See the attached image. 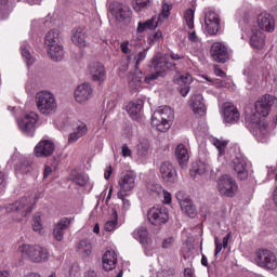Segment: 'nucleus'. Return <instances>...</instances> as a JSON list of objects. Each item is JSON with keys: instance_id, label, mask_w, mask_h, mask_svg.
<instances>
[{"instance_id": "nucleus-36", "label": "nucleus", "mask_w": 277, "mask_h": 277, "mask_svg": "<svg viewBox=\"0 0 277 277\" xmlns=\"http://www.w3.org/2000/svg\"><path fill=\"white\" fill-rule=\"evenodd\" d=\"M92 242L89 239H82L79 241L77 247V252L81 254L84 259H88L92 254Z\"/></svg>"}, {"instance_id": "nucleus-8", "label": "nucleus", "mask_w": 277, "mask_h": 277, "mask_svg": "<svg viewBox=\"0 0 277 277\" xmlns=\"http://www.w3.org/2000/svg\"><path fill=\"white\" fill-rule=\"evenodd\" d=\"M255 263L263 269H276L277 258L274 251L267 249H259L255 252Z\"/></svg>"}, {"instance_id": "nucleus-51", "label": "nucleus", "mask_w": 277, "mask_h": 277, "mask_svg": "<svg viewBox=\"0 0 277 277\" xmlns=\"http://www.w3.org/2000/svg\"><path fill=\"white\" fill-rule=\"evenodd\" d=\"M163 250H172L174 248V237H169L162 241Z\"/></svg>"}, {"instance_id": "nucleus-17", "label": "nucleus", "mask_w": 277, "mask_h": 277, "mask_svg": "<svg viewBox=\"0 0 277 277\" xmlns=\"http://www.w3.org/2000/svg\"><path fill=\"white\" fill-rule=\"evenodd\" d=\"M240 114L239 110L230 102L223 104V120L227 124H237L239 122Z\"/></svg>"}, {"instance_id": "nucleus-56", "label": "nucleus", "mask_w": 277, "mask_h": 277, "mask_svg": "<svg viewBox=\"0 0 277 277\" xmlns=\"http://www.w3.org/2000/svg\"><path fill=\"white\" fill-rule=\"evenodd\" d=\"M105 120H107V113L102 111L101 115H100L98 126L100 127H105Z\"/></svg>"}, {"instance_id": "nucleus-30", "label": "nucleus", "mask_w": 277, "mask_h": 277, "mask_svg": "<svg viewBox=\"0 0 277 277\" xmlns=\"http://www.w3.org/2000/svg\"><path fill=\"white\" fill-rule=\"evenodd\" d=\"M88 134V124L84 122H79L74 129V132H71L68 136V144H75V142L81 140L83 135Z\"/></svg>"}, {"instance_id": "nucleus-42", "label": "nucleus", "mask_w": 277, "mask_h": 277, "mask_svg": "<svg viewBox=\"0 0 277 277\" xmlns=\"http://www.w3.org/2000/svg\"><path fill=\"white\" fill-rule=\"evenodd\" d=\"M32 230L38 233V235L42 233V219L40 213H36L32 217Z\"/></svg>"}, {"instance_id": "nucleus-6", "label": "nucleus", "mask_w": 277, "mask_h": 277, "mask_svg": "<svg viewBox=\"0 0 277 277\" xmlns=\"http://www.w3.org/2000/svg\"><path fill=\"white\" fill-rule=\"evenodd\" d=\"M38 111L42 116H53L57 111V100L50 91H40L35 96Z\"/></svg>"}, {"instance_id": "nucleus-63", "label": "nucleus", "mask_w": 277, "mask_h": 277, "mask_svg": "<svg viewBox=\"0 0 277 277\" xmlns=\"http://www.w3.org/2000/svg\"><path fill=\"white\" fill-rule=\"evenodd\" d=\"M184 277H196V275L194 274V269L185 268L184 269Z\"/></svg>"}, {"instance_id": "nucleus-54", "label": "nucleus", "mask_w": 277, "mask_h": 277, "mask_svg": "<svg viewBox=\"0 0 277 277\" xmlns=\"http://www.w3.org/2000/svg\"><path fill=\"white\" fill-rule=\"evenodd\" d=\"M164 205H170L172 202V195L169 192L162 190Z\"/></svg>"}, {"instance_id": "nucleus-32", "label": "nucleus", "mask_w": 277, "mask_h": 277, "mask_svg": "<svg viewBox=\"0 0 277 277\" xmlns=\"http://www.w3.org/2000/svg\"><path fill=\"white\" fill-rule=\"evenodd\" d=\"M89 71L93 81H103L105 79V67L101 63L89 65Z\"/></svg>"}, {"instance_id": "nucleus-2", "label": "nucleus", "mask_w": 277, "mask_h": 277, "mask_svg": "<svg viewBox=\"0 0 277 277\" xmlns=\"http://www.w3.org/2000/svg\"><path fill=\"white\" fill-rule=\"evenodd\" d=\"M170 60L176 62L179 60H183V55L174 53L163 55L161 53H157L151 58V66L155 72L145 77V83H150L151 81L159 79V77H163V75H166V71L172 70V68H174V64L170 63Z\"/></svg>"}, {"instance_id": "nucleus-55", "label": "nucleus", "mask_w": 277, "mask_h": 277, "mask_svg": "<svg viewBox=\"0 0 277 277\" xmlns=\"http://www.w3.org/2000/svg\"><path fill=\"white\" fill-rule=\"evenodd\" d=\"M161 16L163 18H168V16H170V5L168 4L162 5Z\"/></svg>"}, {"instance_id": "nucleus-57", "label": "nucleus", "mask_w": 277, "mask_h": 277, "mask_svg": "<svg viewBox=\"0 0 277 277\" xmlns=\"http://www.w3.org/2000/svg\"><path fill=\"white\" fill-rule=\"evenodd\" d=\"M113 172L114 168H111V166L107 167L104 173V179H106V181H109V179H111Z\"/></svg>"}, {"instance_id": "nucleus-7", "label": "nucleus", "mask_w": 277, "mask_h": 277, "mask_svg": "<svg viewBox=\"0 0 277 277\" xmlns=\"http://www.w3.org/2000/svg\"><path fill=\"white\" fill-rule=\"evenodd\" d=\"M45 45L48 47V55L52 62H62L64 60V47L60 43V32L50 30L45 36Z\"/></svg>"}, {"instance_id": "nucleus-47", "label": "nucleus", "mask_w": 277, "mask_h": 277, "mask_svg": "<svg viewBox=\"0 0 277 277\" xmlns=\"http://www.w3.org/2000/svg\"><path fill=\"white\" fill-rule=\"evenodd\" d=\"M117 198L121 200L123 211H129V209H131V201L124 198V194L122 192L117 193Z\"/></svg>"}, {"instance_id": "nucleus-11", "label": "nucleus", "mask_w": 277, "mask_h": 277, "mask_svg": "<svg viewBox=\"0 0 277 277\" xmlns=\"http://www.w3.org/2000/svg\"><path fill=\"white\" fill-rule=\"evenodd\" d=\"M274 105H277L276 96L269 94L264 95L255 102V116L259 118H267V116H269V111H272V106Z\"/></svg>"}, {"instance_id": "nucleus-37", "label": "nucleus", "mask_w": 277, "mask_h": 277, "mask_svg": "<svg viewBox=\"0 0 277 277\" xmlns=\"http://www.w3.org/2000/svg\"><path fill=\"white\" fill-rule=\"evenodd\" d=\"M22 57L25 60L27 66H31L36 62V57L31 54V47L27 41H24L21 45Z\"/></svg>"}, {"instance_id": "nucleus-10", "label": "nucleus", "mask_w": 277, "mask_h": 277, "mask_svg": "<svg viewBox=\"0 0 277 277\" xmlns=\"http://www.w3.org/2000/svg\"><path fill=\"white\" fill-rule=\"evenodd\" d=\"M35 202L34 197H23L15 203L6 206L5 209L8 213L17 211L21 214L18 220H23V217H26L28 213H31Z\"/></svg>"}, {"instance_id": "nucleus-21", "label": "nucleus", "mask_w": 277, "mask_h": 277, "mask_svg": "<svg viewBox=\"0 0 277 277\" xmlns=\"http://www.w3.org/2000/svg\"><path fill=\"white\" fill-rule=\"evenodd\" d=\"M55 150V144L53 141H40L34 149L36 157H51Z\"/></svg>"}, {"instance_id": "nucleus-41", "label": "nucleus", "mask_w": 277, "mask_h": 277, "mask_svg": "<svg viewBox=\"0 0 277 277\" xmlns=\"http://www.w3.org/2000/svg\"><path fill=\"white\" fill-rule=\"evenodd\" d=\"M15 170L17 174H29V172L34 170V167H31V162L29 160L24 159L18 163Z\"/></svg>"}, {"instance_id": "nucleus-33", "label": "nucleus", "mask_w": 277, "mask_h": 277, "mask_svg": "<svg viewBox=\"0 0 277 277\" xmlns=\"http://www.w3.org/2000/svg\"><path fill=\"white\" fill-rule=\"evenodd\" d=\"M159 23L157 22V17H151L145 22H138L136 34H144V31H153V29H157Z\"/></svg>"}, {"instance_id": "nucleus-61", "label": "nucleus", "mask_w": 277, "mask_h": 277, "mask_svg": "<svg viewBox=\"0 0 277 277\" xmlns=\"http://www.w3.org/2000/svg\"><path fill=\"white\" fill-rule=\"evenodd\" d=\"M53 172V169H51V167L45 166L44 168V172H43V179H48L49 176H51Z\"/></svg>"}, {"instance_id": "nucleus-1", "label": "nucleus", "mask_w": 277, "mask_h": 277, "mask_svg": "<svg viewBox=\"0 0 277 277\" xmlns=\"http://www.w3.org/2000/svg\"><path fill=\"white\" fill-rule=\"evenodd\" d=\"M212 144L217 149L219 157H224L226 161H232L233 169L237 173L238 179H240V181H246V179H248V163L246 162V158L237 153V147H229L226 149L228 141L219 138H213Z\"/></svg>"}, {"instance_id": "nucleus-64", "label": "nucleus", "mask_w": 277, "mask_h": 277, "mask_svg": "<svg viewBox=\"0 0 277 277\" xmlns=\"http://www.w3.org/2000/svg\"><path fill=\"white\" fill-rule=\"evenodd\" d=\"M84 277H98V276L96 275V272H95V271L90 269V271H88V272L84 274Z\"/></svg>"}, {"instance_id": "nucleus-39", "label": "nucleus", "mask_w": 277, "mask_h": 277, "mask_svg": "<svg viewBox=\"0 0 277 277\" xmlns=\"http://www.w3.org/2000/svg\"><path fill=\"white\" fill-rule=\"evenodd\" d=\"M198 174L199 176L207 174V164L202 161L195 162L193 164V169L190 170V176H193V179H196Z\"/></svg>"}, {"instance_id": "nucleus-50", "label": "nucleus", "mask_w": 277, "mask_h": 277, "mask_svg": "<svg viewBox=\"0 0 277 277\" xmlns=\"http://www.w3.org/2000/svg\"><path fill=\"white\" fill-rule=\"evenodd\" d=\"M81 274V267H79V264H72L69 267V276L70 277H79Z\"/></svg>"}, {"instance_id": "nucleus-31", "label": "nucleus", "mask_w": 277, "mask_h": 277, "mask_svg": "<svg viewBox=\"0 0 277 277\" xmlns=\"http://www.w3.org/2000/svg\"><path fill=\"white\" fill-rule=\"evenodd\" d=\"M103 268L105 272H111V269L116 268V263H118V256L115 251H106L103 260Z\"/></svg>"}, {"instance_id": "nucleus-9", "label": "nucleus", "mask_w": 277, "mask_h": 277, "mask_svg": "<svg viewBox=\"0 0 277 277\" xmlns=\"http://www.w3.org/2000/svg\"><path fill=\"white\" fill-rule=\"evenodd\" d=\"M237 189H239V186L237 185V181H235L233 176L225 174L219 179L217 192L221 196H225L226 198H233L235 197V194H237Z\"/></svg>"}, {"instance_id": "nucleus-5", "label": "nucleus", "mask_w": 277, "mask_h": 277, "mask_svg": "<svg viewBox=\"0 0 277 277\" xmlns=\"http://www.w3.org/2000/svg\"><path fill=\"white\" fill-rule=\"evenodd\" d=\"M17 252L21 254L22 259H27L32 263H47V261L51 259V251L38 245L23 243L18 247Z\"/></svg>"}, {"instance_id": "nucleus-34", "label": "nucleus", "mask_w": 277, "mask_h": 277, "mask_svg": "<svg viewBox=\"0 0 277 277\" xmlns=\"http://www.w3.org/2000/svg\"><path fill=\"white\" fill-rule=\"evenodd\" d=\"M175 156L180 166H182V168H185V164L189 161V151L184 144L177 145V147L175 148Z\"/></svg>"}, {"instance_id": "nucleus-53", "label": "nucleus", "mask_w": 277, "mask_h": 277, "mask_svg": "<svg viewBox=\"0 0 277 277\" xmlns=\"http://www.w3.org/2000/svg\"><path fill=\"white\" fill-rule=\"evenodd\" d=\"M121 155L122 157H131V148L127 144L121 146Z\"/></svg>"}, {"instance_id": "nucleus-25", "label": "nucleus", "mask_w": 277, "mask_h": 277, "mask_svg": "<svg viewBox=\"0 0 277 277\" xmlns=\"http://www.w3.org/2000/svg\"><path fill=\"white\" fill-rule=\"evenodd\" d=\"M113 13L115 15V18L120 23H122V21L131 18V15L133 14L129 5L118 2L114 4Z\"/></svg>"}, {"instance_id": "nucleus-15", "label": "nucleus", "mask_w": 277, "mask_h": 277, "mask_svg": "<svg viewBox=\"0 0 277 277\" xmlns=\"http://www.w3.org/2000/svg\"><path fill=\"white\" fill-rule=\"evenodd\" d=\"M205 29L209 36H215L220 31V15L214 11L206 13Z\"/></svg>"}, {"instance_id": "nucleus-3", "label": "nucleus", "mask_w": 277, "mask_h": 277, "mask_svg": "<svg viewBox=\"0 0 277 277\" xmlns=\"http://www.w3.org/2000/svg\"><path fill=\"white\" fill-rule=\"evenodd\" d=\"M246 123L258 142L261 144L269 142L272 132L265 119L258 117L256 114H249L246 116Z\"/></svg>"}, {"instance_id": "nucleus-44", "label": "nucleus", "mask_w": 277, "mask_h": 277, "mask_svg": "<svg viewBox=\"0 0 277 277\" xmlns=\"http://www.w3.org/2000/svg\"><path fill=\"white\" fill-rule=\"evenodd\" d=\"M148 148H150V145L147 143V141L141 142L136 146L138 157H146V155H148Z\"/></svg>"}, {"instance_id": "nucleus-38", "label": "nucleus", "mask_w": 277, "mask_h": 277, "mask_svg": "<svg viewBox=\"0 0 277 277\" xmlns=\"http://www.w3.org/2000/svg\"><path fill=\"white\" fill-rule=\"evenodd\" d=\"M116 228H118V211L113 208L111 219L104 224V230L111 233V230H116Z\"/></svg>"}, {"instance_id": "nucleus-29", "label": "nucleus", "mask_w": 277, "mask_h": 277, "mask_svg": "<svg viewBox=\"0 0 277 277\" xmlns=\"http://www.w3.org/2000/svg\"><path fill=\"white\" fill-rule=\"evenodd\" d=\"M174 166L170 161H164L160 166V176L164 183H172L174 181Z\"/></svg>"}, {"instance_id": "nucleus-13", "label": "nucleus", "mask_w": 277, "mask_h": 277, "mask_svg": "<svg viewBox=\"0 0 277 277\" xmlns=\"http://www.w3.org/2000/svg\"><path fill=\"white\" fill-rule=\"evenodd\" d=\"M137 174L133 171H124L118 180V187L121 194H129L135 189Z\"/></svg>"}, {"instance_id": "nucleus-20", "label": "nucleus", "mask_w": 277, "mask_h": 277, "mask_svg": "<svg viewBox=\"0 0 277 277\" xmlns=\"http://www.w3.org/2000/svg\"><path fill=\"white\" fill-rule=\"evenodd\" d=\"M72 217H63L61 219L53 228V236L56 241H64V235H66V230L72 223Z\"/></svg>"}, {"instance_id": "nucleus-35", "label": "nucleus", "mask_w": 277, "mask_h": 277, "mask_svg": "<svg viewBox=\"0 0 277 277\" xmlns=\"http://www.w3.org/2000/svg\"><path fill=\"white\" fill-rule=\"evenodd\" d=\"M142 85V71H136L135 74L130 75L129 77V90L134 94L140 90Z\"/></svg>"}, {"instance_id": "nucleus-46", "label": "nucleus", "mask_w": 277, "mask_h": 277, "mask_svg": "<svg viewBox=\"0 0 277 277\" xmlns=\"http://www.w3.org/2000/svg\"><path fill=\"white\" fill-rule=\"evenodd\" d=\"M162 38L163 34L160 30H158L155 34L148 36L147 42L148 44L153 45L156 44V42H159Z\"/></svg>"}, {"instance_id": "nucleus-49", "label": "nucleus", "mask_w": 277, "mask_h": 277, "mask_svg": "<svg viewBox=\"0 0 277 277\" xmlns=\"http://www.w3.org/2000/svg\"><path fill=\"white\" fill-rule=\"evenodd\" d=\"M146 55H148V49H144L142 52H140L136 56V63H135V67L137 68V66L140 64H142V62H144V60H146Z\"/></svg>"}, {"instance_id": "nucleus-26", "label": "nucleus", "mask_w": 277, "mask_h": 277, "mask_svg": "<svg viewBox=\"0 0 277 277\" xmlns=\"http://www.w3.org/2000/svg\"><path fill=\"white\" fill-rule=\"evenodd\" d=\"M88 38V35L85 32V29L81 27H76L71 30V41L77 47H87L88 41H85Z\"/></svg>"}, {"instance_id": "nucleus-16", "label": "nucleus", "mask_w": 277, "mask_h": 277, "mask_svg": "<svg viewBox=\"0 0 277 277\" xmlns=\"http://www.w3.org/2000/svg\"><path fill=\"white\" fill-rule=\"evenodd\" d=\"M93 94L94 91L92 90L90 83H82L77 87L74 96L76 103H79L80 105H85V103L90 101V98H92Z\"/></svg>"}, {"instance_id": "nucleus-60", "label": "nucleus", "mask_w": 277, "mask_h": 277, "mask_svg": "<svg viewBox=\"0 0 277 277\" xmlns=\"http://www.w3.org/2000/svg\"><path fill=\"white\" fill-rule=\"evenodd\" d=\"M174 274L172 273V271H161L158 274V277H173Z\"/></svg>"}, {"instance_id": "nucleus-59", "label": "nucleus", "mask_w": 277, "mask_h": 277, "mask_svg": "<svg viewBox=\"0 0 277 277\" xmlns=\"http://www.w3.org/2000/svg\"><path fill=\"white\" fill-rule=\"evenodd\" d=\"M215 256H217V254H220L222 252V243L220 242V240L217 239V237H215Z\"/></svg>"}, {"instance_id": "nucleus-27", "label": "nucleus", "mask_w": 277, "mask_h": 277, "mask_svg": "<svg viewBox=\"0 0 277 277\" xmlns=\"http://www.w3.org/2000/svg\"><path fill=\"white\" fill-rule=\"evenodd\" d=\"M144 107V101L142 100H136L134 102H130L126 109L130 116V118H132L133 120H137V118H140V116H142V109Z\"/></svg>"}, {"instance_id": "nucleus-62", "label": "nucleus", "mask_w": 277, "mask_h": 277, "mask_svg": "<svg viewBox=\"0 0 277 277\" xmlns=\"http://www.w3.org/2000/svg\"><path fill=\"white\" fill-rule=\"evenodd\" d=\"M214 74L216 75V77H225L226 74L217 66H214Z\"/></svg>"}, {"instance_id": "nucleus-19", "label": "nucleus", "mask_w": 277, "mask_h": 277, "mask_svg": "<svg viewBox=\"0 0 277 277\" xmlns=\"http://www.w3.org/2000/svg\"><path fill=\"white\" fill-rule=\"evenodd\" d=\"M175 85H180V92L182 96L189 94V85L192 84L193 78L190 74L183 72L176 74L173 79Z\"/></svg>"}, {"instance_id": "nucleus-24", "label": "nucleus", "mask_w": 277, "mask_h": 277, "mask_svg": "<svg viewBox=\"0 0 277 277\" xmlns=\"http://www.w3.org/2000/svg\"><path fill=\"white\" fill-rule=\"evenodd\" d=\"M189 105L198 116H205L207 114V106L205 105V98L202 94H195L190 97Z\"/></svg>"}, {"instance_id": "nucleus-4", "label": "nucleus", "mask_w": 277, "mask_h": 277, "mask_svg": "<svg viewBox=\"0 0 277 277\" xmlns=\"http://www.w3.org/2000/svg\"><path fill=\"white\" fill-rule=\"evenodd\" d=\"M174 122V110L170 106H159L151 116V127L166 133L172 128Z\"/></svg>"}, {"instance_id": "nucleus-43", "label": "nucleus", "mask_w": 277, "mask_h": 277, "mask_svg": "<svg viewBox=\"0 0 277 277\" xmlns=\"http://www.w3.org/2000/svg\"><path fill=\"white\" fill-rule=\"evenodd\" d=\"M184 21L188 29H194V10L187 9L184 13Z\"/></svg>"}, {"instance_id": "nucleus-40", "label": "nucleus", "mask_w": 277, "mask_h": 277, "mask_svg": "<svg viewBox=\"0 0 277 277\" xmlns=\"http://www.w3.org/2000/svg\"><path fill=\"white\" fill-rule=\"evenodd\" d=\"M134 239L140 243H146L148 241V229L146 227H138L132 233Z\"/></svg>"}, {"instance_id": "nucleus-48", "label": "nucleus", "mask_w": 277, "mask_h": 277, "mask_svg": "<svg viewBox=\"0 0 277 277\" xmlns=\"http://www.w3.org/2000/svg\"><path fill=\"white\" fill-rule=\"evenodd\" d=\"M74 181L77 185H79L80 187H83L88 184V176L83 174H76Z\"/></svg>"}, {"instance_id": "nucleus-45", "label": "nucleus", "mask_w": 277, "mask_h": 277, "mask_svg": "<svg viewBox=\"0 0 277 277\" xmlns=\"http://www.w3.org/2000/svg\"><path fill=\"white\" fill-rule=\"evenodd\" d=\"M148 5H150V0H134L133 9L135 12H142Z\"/></svg>"}, {"instance_id": "nucleus-23", "label": "nucleus", "mask_w": 277, "mask_h": 277, "mask_svg": "<svg viewBox=\"0 0 277 277\" xmlns=\"http://www.w3.org/2000/svg\"><path fill=\"white\" fill-rule=\"evenodd\" d=\"M258 25L263 31H268L272 34L276 27V21L272 14L264 12L258 16Z\"/></svg>"}, {"instance_id": "nucleus-28", "label": "nucleus", "mask_w": 277, "mask_h": 277, "mask_svg": "<svg viewBox=\"0 0 277 277\" xmlns=\"http://www.w3.org/2000/svg\"><path fill=\"white\" fill-rule=\"evenodd\" d=\"M250 43L253 49H263L265 47V35L259 28L251 29Z\"/></svg>"}, {"instance_id": "nucleus-58", "label": "nucleus", "mask_w": 277, "mask_h": 277, "mask_svg": "<svg viewBox=\"0 0 277 277\" xmlns=\"http://www.w3.org/2000/svg\"><path fill=\"white\" fill-rule=\"evenodd\" d=\"M188 40H190V42H198V36L195 30L188 32Z\"/></svg>"}, {"instance_id": "nucleus-52", "label": "nucleus", "mask_w": 277, "mask_h": 277, "mask_svg": "<svg viewBox=\"0 0 277 277\" xmlns=\"http://www.w3.org/2000/svg\"><path fill=\"white\" fill-rule=\"evenodd\" d=\"M120 49L124 55H131V50L129 49V41H123L120 44Z\"/></svg>"}, {"instance_id": "nucleus-18", "label": "nucleus", "mask_w": 277, "mask_h": 277, "mask_svg": "<svg viewBox=\"0 0 277 277\" xmlns=\"http://www.w3.org/2000/svg\"><path fill=\"white\" fill-rule=\"evenodd\" d=\"M210 53L214 62H217L219 64L228 62V49H226V45L221 42H214L211 47Z\"/></svg>"}, {"instance_id": "nucleus-12", "label": "nucleus", "mask_w": 277, "mask_h": 277, "mask_svg": "<svg viewBox=\"0 0 277 277\" xmlns=\"http://www.w3.org/2000/svg\"><path fill=\"white\" fill-rule=\"evenodd\" d=\"M147 220L153 226H161L170 220L168 208L166 207H153L147 212Z\"/></svg>"}, {"instance_id": "nucleus-22", "label": "nucleus", "mask_w": 277, "mask_h": 277, "mask_svg": "<svg viewBox=\"0 0 277 277\" xmlns=\"http://www.w3.org/2000/svg\"><path fill=\"white\" fill-rule=\"evenodd\" d=\"M176 199L180 202L182 211L188 215V217H195L196 216V208L194 207V202H192V199L189 197L185 196L183 192L176 193Z\"/></svg>"}, {"instance_id": "nucleus-14", "label": "nucleus", "mask_w": 277, "mask_h": 277, "mask_svg": "<svg viewBox=\"0 0 277 277\" xmlns=\"http://www.w3.org/2000/svg\"><path fill=\"white\" fill-rule=\"evenodd\" d=\"M38 122V114L31 111L24 118L17 120V127L25 135H34L36 123Z\"/></svg>"}]
</instances>
